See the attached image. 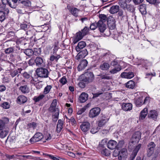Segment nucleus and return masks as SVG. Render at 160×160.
<instances>
[{"mask_svg":"<svg viewBox=\"0 0 160 160\" xmlns=\"http://www.w3.org/2000/svg\"><path fill=\"white\" fill-rule=\"evenodd\" d=\"M79 10L75 8L72 7L70 9V12L71 14L74 16L77 17L78 16V14Z\"/></svg>","mask_w":160,"mask_h":160,"instance_id":"c85d7f7f","label":"nucleus"},{"mask_svg":"<svg viewBox=\"0 0 160 160\" xmlns=\"http://www.w3.org/2000/svg\"><path fill=\"white\" fill-rule=\"evenodd\" d=\"M88 95L85 92L82 93L79 96V100L81 103L85 102L88 99Z\"/></svg>","mask_w":160,"mask_h":160,"instance_id":"dca6fc26","label":"nucleus"},{"mask_svg":"<svg viewBox=\"0 0 160 160\" xmlns=\"http://www.w3.org/2000/svg\"><path fill=\"white\" fill-rule=\"evenodd\" d=\"M143 100L141 98H138L136 100L135 102V104L137 106H139L141 105L142 103Z\"/></svg>","mask_w":160,"mask_h":160,"instance_id":"603ef678","label":"nucleus"},{"mask_svg":"<svg viewBox=\"0 0 160 160\" xmlns=\"http://www.w3.org/2000/svg\"><path fill=\"white\" fill-rule=\"evenodd\" d=\"M37 75L40 77L47 78L48 77L49 72L48 70L42 68H39L36 70Z\"/></svg>","mask_w":160,"mask_h":160,"instance_id":"f257e3e1","label":"nucleus"},{"mask_svg":"<svg viewBox=\"0 0 160 160\" xmlns=\"http://www.w3.org/2000/svg\"><path fill=\"white\" fill-rule=\"evenodd\" d=\"M104 21H99L97 22V28L101 32H103L106 29V25L104 23Z\"/></svg>","mask_w":160,"mask_h":160,"instance_id":"6e6552de","label":"nucleus"},{"mask_svg":"<svg viewBox=\"0 0 160 160\" xmlns=\"http://www.w3.org/2000/svg\"><path fill=\"white\" fill-rule=\"evenodd\" d=\"M53 54L54 55H57L58 53V52L59 53V51L58 50L60 49V48L58 47V42H55L54 45L53 46ZM60 53H61V52Z\"/></svg>","mask_w":160,"mask_h":160,"instance_id":"b1692460","label":"nucleus"},{"mask_svg":"<svg viewBox=\"0 0 160 160\" xmlns=\"http://www.w3.org/2000/svg\"><path fill=\"white\" fill-rule=\"evenodd\" d=\"M101 109L98 107L94 108L91 109L89 111V116L91 118H94L100 114Z\"/></svg>","mask_w":160,"mask_h":160,"instance_id":"f03ea898","label":"nucleus"},{"mask_svg":"<svg viewBox=\"0 0 160 160\" xmlns=\"http://www.w3.org/2000/svg\"><path fill=\"white\" fill-rule=\"evenodd\" d=\"M88 54V52L86 49L80 52L78 54L77 56L79 58H83Z\"/></svg>","mask_w":160,"mask_h":160,"instance_id":"393cba45","label":"nucleus"},{"mask_svg":"<svg viewBox=\"0 0 160 160\" xmlns=\"http://www.w3.org/2000/svg\"><path fill=\"white\" fill-rule=\"evenodd\" d=\"M120 76L123 78L130 79L133 78L134 75L132 72H124L121 74Z\"/></svg>","mask_w":160,"mask_h":160,"instance_id":"ddd939ff","label":"nucleus"},{"mask_svg":"<svg viewBox=\"0 0 160 160\" xmlns=\"http://www.w3.org/2000/svg\"><path fill=\"white\" fill-rule=\"evenodd\" d=\"M30 82V83L35 85V84H37L38 81V79L36 77H31L30 78V79L29 80V82Z\"/></svg>","mask_w":160,"mask_h":160,"instance_id":"f704fd0d","label":"nucleus"},{"mask_svg":"<svg viewBox=\"0 0 160 160\" xmlns=\"http://www.w3.org/2000/svg\"><path fill=\"white\" fill-rule=\"evenodd\" d=\"M101 79H105L107 80H110L112 79V77L111 76H108L106 75H102L101 76Z\"/></svg>","mask_w":160,"mask_h":160,"instance_id":"13d9d810","label":"nucleus"},{"mask_svg":"<svg viewBox=\"0 0 160 160\" xmlns=\"http://www.w3.org/2000/svg\"><path fill=\"white\" fill-rule=\"evenodd\" d=\"M108 120V118H104L98 121V126L100 127H102L105 125Z\"/></svg>","mask_w":160,"mask_h":160,"instance_id":"a878e982","label":"nucleus"},{"mask_svg":"<svg viewBox=\"0 0 160 160\" xmlns=\"http://www.w3.org/2000/svg\"><path fill=\"white\" fill-rule=\"evenodd\" d=\"M84 36L82 34V33L80 31L76 33V36L73 41V43L74 44L76 43L79 41L81 40Z\"/></svg>","mask_w":160,"mask_h":160,"instance_id":"a211bd4d","label":"nucleus"},{"mask_svg":"<svg viewBox=\"0 0 160 160\" xmlns=\"http://www.w3.org/2000/svg\"><path fill=\"white\" fill-rule=\"evenodd\" d=\"M124 141L123 140L120 141L118 144H117V148H121L124 144Z\"/></svg>","mask_w":160,"mask_h":160,"instance_id":"680f3d73","label":"nucleus"},{"mask_svg":"<svg viewBox=\"0 0 160 160\" xmlns=\"http://www.w3.org/2000/svg\"><path fill=\"white\" fill-rule=\"evenodd\" d=\"M122 108L125 111H129L132 109V105L130 103H123L122 105Z\"/></svg>","mask_w":160,"mask_h":160,"instance_id":"4468645a","label":"nucleus"},{"mask_svg":"<svg viewBox=\"0 0 160 160\" xmlns=\"http://www.w3.org/2000/svg\"><path fill=\"white\" fill-rule=\"evenodd\" d=\"M59 82L63 85L65 84L67 82L66 78L65 77H63L61 79L59 80Z\"/></svg>","mask_w":160,"mask_h":160,"instance_id":"6e6d98bb","label":"nucleus"},{"mask_svg":"<svg viewBox=\"0 0 160 160\" xmlns=\"http://www.w3.org/2000/svg\"><path fill=\"white\" fill-rule=\"evenodd\" d=\"M10 105L9 103L7 102H5L1 105V106L3 108L7 109L9 108Z\"/></svg>","mask_w":160,"mask_h":160,"instance_id":"8fccbe9b","label":"nucleus"},{"mask_svg":"<svg viewBox=\"0 0 160 160\" xmlns=\"http://www.w3.org/2000/svg\"><path fill=\"white\" fill-rule=\"evenodd\" d=\"M22 69L21 68H19L18 70H14L13 72H12L11 74V75L12 77H14L16 76L17 75L19 72V73H21V72L22 71Z\"/></svg>","mask_w":160,"mask_h":160,"instance_id":"de8ad7c7","label":"nucleus"},{"mask_svg":"<svg viewBox=\"0 0 160 160\" xmlns=\"http://www.w3.org/2000/svg\"><path fill=\"white\" fill-rule=\"evenodd\" d=\"M148 114V109L146 108H144L141 112L139 119H144Z\"/></svg>","mask_w":160,"mask_h":160,"instance_id":"aec40b11","label":"nucleus"},{"mask_svg":"<svg viewBox=\"0 0 160 160\" xmlns=\"http://www.w3.org/2000/svg\"><path fill=\"white\" fill-rule=\"evenodd\" d=\"M56 111L57 112H56L55 114L53 116L52 120L55 122H56L57 120L59 112V110H58V109Z\"/></svg>","mask_w":160,"mask_h":160,"instance_id":"37998d69","label":"nucleus"},{"mask_svg":"<svg viewBox=\"0 0 160 160\" xmlns=\"http://www.w3.org/2000/svg\"><path fill=\"white\" fill-rule=\"evenodd\" d=\"M158 115L157 112L155 110L150 111L148 114V117L155 121L157 120Z\"/></svg>","mask_w":160,"mask_h":160,"instance_id":"9b49d317","label":"nucleus"},{"mask_svg":"<svg viewBox=\"0 0 160 160\" xmlns=\"http://www.w3.org/2000/svg\"><path fill=\"white\" fill-rule=\"evenodd\" d=\"M117 142L114 140L109 141L108 144V147L110 149H113L117 147Z\"/></svg>","mask_w":160,"mask_h":160,"instance_id":"2eb2a0df","label":"nucleus"},{"mask_svg":"<svg viewBox=\"0 0 160 160\" xmlns=\"http://www.w3.org/2000/svg\"><path fill=\"white\" fill-rule=\"evenodd\" d=\"M119 7L118 6H112L110 9V12L112 14H114L117 13L119 11Z\"/></svg>","mask_w":160,"mask_h":160,"instance_id":"412c9836","label":"nucleus"},{"mask_svg":"<svg viewBox=\"0 0 160 160\" xmlns=\"http://www.w3.org/2000/svg\"><path fill=\"white\" fill-rule=\"evenodd\" d=\"M23 76L27 80V81L29 82V80L32 77L27 72H24L23 73Z\"/></svg>","mask_w":160,"mask_h":160,"instance_id":"09e8293b","label":"nucleus"},{"mask_svg":"<svg viewBox=\"0 0 160 160\" xmlns=\"http://www.w3.org/2000/svg\"><path fill=\"white\" fill-rule=\"evenodd\" d=\"M109 64L106 62H104L101 64L100 66V68L103 70H107L109 68Z\"/></svg>","mask_w":160,"mask_h":160,"instance_id":"c756f323","label":"nucleus"},{"mask_svg":"<svg viewBox=\"0 0 160 160\" xmlns=\"http://www.w3.org/2000/svg\"><path fill=\"white\" fill-rule=\"evenodd\" d=\"M97 27V23H92L90 26V28L92 30H95Z\"/></svg>","mask_w":160,"mask_h":160,"instance_id":"052dcab7","label":"nucleus"},{"mask_svg":"<svg viewBox=\"0 0 160 160\" xmlns=\"http://www.w3.org/2000/svg\"><path fill=\"white\" fill-rule=\"evenodd\" d=\"M24 53L27 56H30L33 54V51L30 49H28L25 50Z\"/></svg>","mask_w":160,"mask_h":160,"instance_id":"4c0bfd02","label":"nucleus"},{"mask_svg":"<svg viewBox=\"0 0 160 160\" xmlns=\"http://www.w3.org/2000/svg\"><path fill=\"white\" fill-rule=\"evenodd\" d=\"M52 88L51 85H47L44 89L43 93L44 94H47L49 93L51 89Z\"/></svg>","mask_w":160,"mask_h":160,"instance_id":"79ce46f5","label":"nucleus"},{"mask_svg":"<svg viewBox=\"0 0 160 160\" xmlns=\"http://www.w3.org/2000/svg\"><path fill=\"white\" fill-rule=\"evenodd\" d=\"M107 24L110 29L113 30L115 28V22L114 21L109 22L108 21Z\"/></svg>","mask_w":160,"mask_h":160,"instance_id":"e433bc0d","label":"nucleus"},{"mask_svg":"<svg viewBox=\"0 0 160 160\" xmlns=\"http://www.w3.org/2000/svg\"><path fill=\"white\" fill-rule=\"evenodd\" d=\"M8 132V130H5L1 132L0 133V137L2 138H4L7 135Z\"/></svg>","mask_w":160,"mask_h":160,"instance_id":"a19ab883","label":"nucleus"},{"mask_svg":"<svg viewBox=\"0 0 160 160\" xmlns=\"http://www.w3.org/2000/svg\"><path fill=\"white\" fill-rule=\"evenodd\" d=\"M119 4L121 7L123 8L124 9H126L127 4L125 2H119Z\"/></svg>","mask_w":160,"mask_h":160,"instance_id":"4d7b16f0","label":"nucleus"},{"mask_svg":"<svg viewBox=\"0 0 160 160\" xmlns=\"http://www.w3.org/2000/svg\"><path fill=\"white\" fill-rule=\"evenodd\" d=\"M28 126L30 128H33L34 129L36 127L37 125L35 122H33L29 124Z\"/></svg>","mask_w":160,"mask_h":160,"instance_id":"338daca9","label":"nucleus"},{"mask_svg":"<svg viewBox=\"0 0 160 160\" xmlns=\"http://www.w3.org/2000/svg\"><path fill=\"white\" fill-rule=\"evenodd\" d=\"M141 146L142 145L141 144H139L136 147L133 152L134 154H136V155H137V153L140 148Z\"/></svg>","mask_w":160,"mask_h":160,"instance_id":"3c124183","label":"nucleus"},{"mask_svg":"<svg viewBox=\"0 0 160 160\" xmlns=\"http://www.w3.org/2000/svg\"><path fill=\"white\" fill-rule=\"evenodd\" d=\"M86 45L85 42L80 41L78 42V45L76 47V50L77 52H79L81 49H82Z\"/></svg>","mask_w":160,"mask_h":160,"instance_id":"f3484780","label":"nucleus"},{"mask_svg":"<svg viewBox=\"0 0 160 160\" xmlns=\"http://www.w3.org/2000/svg\"><path fill=\"white\" fill-rule=\"evenodd\" d=\"M85 77L83 79V81L86 82H92L94 79V75L91 72H86L84 73Z\"/></svg>","mask_w":160,"mask_h":160,"instance_id":"20e7f679","label":"nucleus"},{"mask_svg":"<svg viewBox=\"0 0 160 160\" xmlns=\"http://www.w3.org/2000/svg\"><path fill=\"white\" fill-rule=\"evenodd\" d=\"M127 155V150L125 148L122 149L118 154V158L120 160H123L126 158Z\"/></svg>","mask_w":160,"mask_h":160,"instance_id":"9d476101","label":"nucleus"},{"mask_svg":"<svg viewBox=\"0 0 160 160\" xmlns=\"http://www.w3.org/2000/svg\"><path fill=\"white\" fill-rule=\"evenodd\" d=\"M20 90L24 93H28L29 92V89L27 85L21 86L19 88Z\"/></svg>","mask_w":160,"mask_h":160,"instance_id":"7c9ffc66","label":"nucleus"},{"mask_svg":"<svg viewBox=\"0 0 160 160\" xmlns=\"http://www.w3.org/2000/svg\"><path fill=\"white\" fill-rule=\"evenodd\" d=\"M88 63V61L84 59L82 61L78 66V70L80 71L83 69L87 66Z\"/></svg>","mask_w":160,"mask_h":160,"instance_id":"f8f14e48","label":"nucleus"},{"mask_svg":"<svg viewBox=\"0 0 160 160\" xmlns=\"http://www.w3.org/2000/svg\"><path fill=\"white\" fill-rule=\"evenodd\" d=\"M17 2H15L13 1H9L8 4L11 8H16L17 6Z\"/></svg>","mask_w":160,"mask_h":160,"instance_id":"49530a36","label":"nucleus"},{"mask_svg":"<svg viewBox=\"0 0 160 160\" xmlns=\"http://www.w3.org/2000/svg\"><path fill=\"white\" fill-rule=\"evenodd\" d=\"M5 123L3 121L0 120V130H2L5 127Z\"/></svg>","mask_w":160,"mask_h":160,"instance_id":"e2e57ef3","label":"nucleus"},{"mask_svg":"<svg viewBox=\"0 0 160 160\" xmlns=\"http://www.w3.org/2000/svg\"><path fill=\"white\" fill-rule=\"evenodd\" d=\"M44 96H45L43 94H40L38 97H34L33 100L35 102H38L42 99Z\"/></svg>","mask_w":160,"mask_h":160,"instance_id":"58836bf2","label":"nucleus"},{"mask_svg":"<svg viewBox=\"0 0 160 160\" xmlns=\"http://www.w3.org/2000/svg\"><path fill=\"white\" fill-rule=\"evenodd\" d=\"M43 138V135L40 132L36 133L34 136L30 139V141L32 143L38 142Z\"/></svg>","mask_w":160,"mask_h":160,"instance_id":"7ed1b4c3","label":"nucleus"},{"mask_svg":"<svg viewBox=\"0 0 160 160\" xmlns=\"http://www.w3.org/2000/svg\"><path fill=\"white\" fill-rule=\"evenodd\" d=\"M63 123V121L59 119L58 120L57 126V131L58 132H61L62 128Z\"/></svg>","mask_w":160,"mask_h":160,"instance_id":"5701e85b","label":"nucleus"},{"mask_svg":"<svg viewBox=\"0 0 160 160\" xmlns=\"http://www.w3.org/2000/svg\"><path fill=\"white\" fill-rule=\"evenodd\" d=\"M35 62L37 66L43 67L45 65V61L40 57H37L35 59Z\"/></svg>","mask_w":160,"mask_h":160,"instance_id":"1a4fd4ad","label":"nucleus"},{"mask_svg":"<svg viewBox=\"0 0 160 160\" xmlns=\"http://www.w3.org/2000/svg\"><path fill=\"white\" fill-rule=\"evenodd\" d=\"M21 3L22 4V6L25 7H29L31 5V2L28 0H24L21 1Z\"/></svg>","mask_w":160,"mask_h":160,"instance_id":"c9c22d12","label":"nucleus"},{"mask_svg":"<svg viewBox=\"0 0 160 160\" xmlns=\"http://www.w3.org/2000/svg\"><path fill=\"white\" fill-rule=\"evenodd\" d=\"M13 51V49L12 48H8L5 50V52L7 54H9Z\"/></svg>","mask_w":160,"mask_h":160,"instance_id":"0e129e2a","label":"nucleus"},{"mask_svg":"<svg viewBox=\"0 0 160 160\" xmlns=\"http://www.w3.org/2000/svg\"><path fill=\"white\" fill-rule=\"evenodd\" d=\"M90 125L88 122H82L80 126L81 130L84 132H86L90 129Z\"/></svg>","mask_w":160,"mask_h":160,"instance_id":"0eeeda50","label":"nucleus"},{"mask_svg":"<svg viewBox=\"0 0 160 160\" xmlns=\"http://www.w3.org/2000/svg\"><path fill=\"white\" fill-rule=\"evenodd\" d=\"M121 69V67L120 65H118L117 67H115L112 70H110L109 72L112 74H114L120 71Z\"/></svg>","mask_w":160,"mask_h":160,"instance_id":"2f4dec72","label":"nucleus"},{"mask_svg":"<svg viewBox=\"0 0 160 160\" xmlns=\"http://www.w3.org/2000/svg\"><path fill=\"white\" fill-rule=\"evenodd\" d=\"M43 138L47 141H49L51 139L52 137L49 133H47L46 135L43 136Z\"/></svg>","mask_w":160,"mask_h":160,"instance_id":"864d4df0","label":"nucleus"},{"mask_svg":"<svg viewBox=\"0 0 160 160\" xmlns=\"http://www.w3.org/2000/svg\"><path fill=\"white\" fill-rule=\"evenodd\" d=\"M35 62V59L33 58H31L28 61V63L30 65H32Z\"/></svg>","mask_w":160,"mask_h":160,"instance_id":"774afa93","label":"nucleus"},{"mask_svg":"<svg viewBox=\"0 0 160 160\" xmlns=\"http://www.w3.org/2000/svg\"><path fill=\"white\" fill-rule=\"evenodd\" d=\"M135 85V83L132 80H130L126 83V86L127 88L133 89Z\"/></svg>","mask_w":160,"mask_h":160,"instance_id":"cd10ccee","label":"nucleus"},{"mask_svg":"<svg viewBox=\"0 0 160 160\" xmlns=\"http://www.w3.org/2000/svg\"><path fill=\"white\" fill-rule=\"evenodd\" d=\"M17 100L18 103L21 104L26 102L27 101V98L25 96L21 95L18 97Z\"/></svg>","mask_w":160,"mask_h":160,"instance_id":"6ab92c4d","label":"nucleus"},{"mask_svg":"<svg viewBox=\"0 0 160 160\" xmlns=\"http://www.w3.org/2000/svg\"><path fill=\"white\" fill-rule=\"evenodd\" d=\"M57 109L58 110H59L58 108H56L54 107H52V106L51 105L50 107L49 108V111L51 112H57V111H56V110H57Z\"/></svg>","mask_w":160,"mask_h":160,"instance_id":"bf43d9fd","label":"nucleus"},{"mask_svg":"<svg viewBox=\"0 0 160 160\" xmlns=\"http://www.w3.org/2000/svg\"><path fill=\"white\" fill-rule=\"evenodd\" d=\"M141 133L139 131L135 132L133 135L132 138V143L138 142L141 138Z\"/></svg>","mask_w":160,"mask_h":160,"instance_id":"423d86ee","label":"nucleus"},{"mask_svg":"<svg viewBox=\"0 0 160 160\" xmlns=\"http://www.w3.org/2000/svg\"><path fill=\"white\" fill-rule=\"evenodd\" d=\"M146 5L145 4H142L140 6L139 10L142 14H145L146 13Z\"/></svg>","mask_w":160,"mask_h":160,"instance_id":"72a5a7b5","label":"nucleus"},{"mask_svg":"<svg viewBox=\"0 0 160 160\" xmlns=\"http://www.w3.org/2000/svg\"><path fill=\"white\" fill-rule=\"evenodd\" d=\"M146 61L142 59H139L138 58L133 59V62L134 64L137 65H143V63L145 62Z\"/></svg>","mask_w":160,"mask_h":160,"instance_id":"4be33fe9","label":"nucleus"},{"mask_svg":"<svg viewBox=\"0 0 160 160\" xmlns=\"http://www.w3.org/2000/svg\"><path fill=\"white\" fill-rule=\"evenodd\" d=\"M6 18L5 13L3 11H0V21L2 22Z\"/></svg>","mask_w":160,"mask_h":160,"instance_id":"ea45409f","label":"nucleus"},{"mask_svg":"<svg viewBox=\"0 0 160 160\" xmlns=\"http://www.w3.org/2000/svg\"><path fill=\"white\" fill-rule=\"evenodd\" d=\"M89 28L87 27H85L84 28L81 30V32L84 36L88 34L89 32Z\"/></svg>","mask_w":160,"mask_h":160,"instance_id":"c03bdc74","label":"nucleus"},{"mask_svg":"<svg viewBox=\"0 0 160 160\" xmlns=\"http://www.w3.org/2000/svg\"><path fill=\"white\" fill-rule=\"evenodd\" d=\"M10 0H2V2L3 5H1L0 6V8L2 7V9H1V10H3L4 9H5V11H6L7 13H8L9 12V10L8 9L5 8V5L7 4H8L9 1Z\"/></svg>","mask_w":160,"mask_h":160,"instance_id":"bb28decb","label":"nucleus"},{"mask_svg":"<svg viewBox=\"0 0 160 160\" xmlns=\"http://www.w3.org/2000/svg\"><path fill=\"white\" fill-rule=\"evenodd\" d=\"M147 155L150 157L153 154L155 144L153 142H151L148 145Z\"/></svg>","mask_w":160,"mask_h":160,"instance_id":"39448f33","label":"nucleus"},{"mask_svg":"<svg viewBox=\"0 0 160 160\" xmlns=\"http://www.w3.org/2000/svg\"><path fill=\"white\" fill-rule=\"evenodd\" d=\"M101 153L104 156H109L110 154V151L106 148H103L101 151Z\"/></svg>","mask_w":160,"mask_h":160,"instance_id":"473e14b6","label":"nucleus"},{"mask_svg":"<svg viewBox=\"0 0 160 160\" xmlns=\"http://www.w3.org/2000/svg\"><path fill=\"white\" fill-rule=\"evenodd\" d=\"M108 141V139L107 138H105L102 140L101 143L99 145V147L101 148H103L104 145L107 143Z\"/></svg>","mask_w":160,"mask_h":160,"instance_id":"a18cd8bd","label":"nucleus"},{"mask_svg":"<svg viewBox=\"0 0 160 160\" xmlns=\"http://www.w3.org/2000/svg\"><path fill=\"white\" fill-rule=\"evenodd\" d=\"M126 9L129 11H133L134 10L133 6L130 4H127Z\"/></svg>","mask_w":160,"mask_h":160,"instance_id":"5fc2aeb1","label":"nucleus"},{"mask_svg":"<svg viewBox=\"0 0 160 160\" xmlns=\"http://www.w3.org/2000/svg\"><path fill=\"white\" fill-rule=\"evenodd\" d=\"M98 130V128H93L90 130V132L92 134H94L97 132Z\"/></svg>","mask_w":160,"mask_h":160,"instance_id":"69168bd1","label":"nucleus"}]
</instances>
